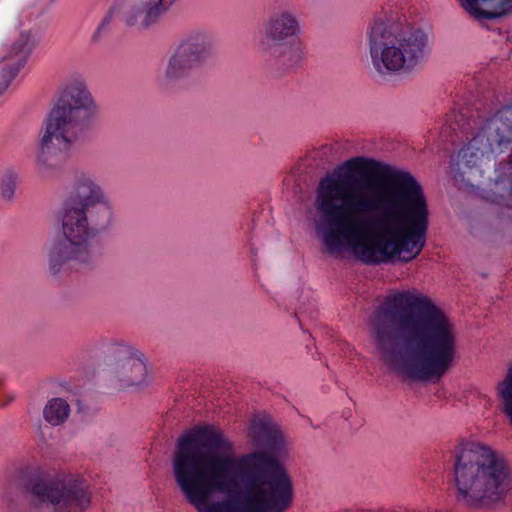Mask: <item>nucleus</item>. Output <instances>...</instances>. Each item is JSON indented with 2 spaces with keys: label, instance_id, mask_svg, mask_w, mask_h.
<instances>
[{
  "label": "nucleus",
  "instance_id": "21",
  "mask_svg": "<svg viewBox=\"0 0 512 512\" xmlns=\"http://www.w3.org/2000/svg\"><path fill=\"white\" fill-rule=\"evenodd\" d=\"M12 485L26 493L32 491V471L29 466L19 468L12 479Z\"/></svg>",
  "mask_w": 512,
  "mask_h": 512
},
{
  "label": "nucleus",
  "instance_id": "18",
  "mask_svg": "<svg viewBox=\"0 0 512 512\" xmlns=\"http://www.w3.org/2000/svg\"><path fill=\"white\" fill-rule=\"evenodd\" d=\"M71 407L69 403L60 397H55L47 401L43 409L44 420L54 426L63 425L69 418Z\"/></svg>",
  "mask_w": 512,
  "mask_h": 512
},
{
  "label": "nucleus",
  "instance_id": "23",
  "mask_svg": "<svg viewBox=\"0 0 512 512\" xmlns=\"http://www.w3.org/2000/svg\"><path fill=\"white\" fill-rule=\"evenodd\" d=\"M113 11H109L107 15L103 18L101 23L99 24L98 28L95 30V32L92 35V41L98 42L102 36L103 33H105L111 24L113 20Z\"/></svg>",
  "mask_w": 512,
  "mask_h": 512
},
{
  "label": "nucleus",
  "instance_id": "13",
  "mask_svg": "<svg viewBox=\"0 0 512 512\" xmlns=\"http://www.w3.org/2000/svg\"><path fill=\"white\" fill-rule=\"evenodd\" d=\"M176 0H132L123 12V22L130 27L147 29L156 24Z\"/></svg>",
  "mask_w": 512,
  "mask_h": 512
},
{
  "label": "nucleus",
  "instance_id": "24",
  "mask_svg": "<svg viewBox=\"0 0 512 512\" xmlns=\"http://www.w3.org/2000/svg\"><path fill=\"white\" fill-rule=\"evenodd\" d=\"M501 182H507L510 193H512V153L509 155L508 162L503 167V172L500 176Z\"/></svg>",
  "mask_w": 512,
  "mask_h": 512
},
{
  "label": "nucleus",
  "instance_id": "12",
  "mask_svg": "<svg viewBox=\"0 0 512 512\" xmlns=\"http://www.w3.org/2000/svg\"><path fill=\"white\" fill-rule=\"evenodd\" d=\"M32 51L30 29L22 30L20 39L0 47V97L8 90Z\"/></svg>",
  "mask_w": 512,
  "mask_h": 512
},
{
  "label": "nucleus",
  "instance_id": "20",
  "mask_svg": "<svg viewBox=\"0 0 512 512\" xmlns=\"http://www.w3.org/2000/svg\"><path fill=\"white\" fill-rule=\"evenodd\" d=\"M18 183V175L7 171L0 176V198L5 201L13 199Z\"/></svg>",
  "mask_w": 512,
  "mask_h": 512
},
{
  "label": "nucleus",
  "instance_id": "10",
  "mask_svg": "<svg viewBox=\"0 0 512 512\" xmlns=\"http://www.w3.org/2000/svg\"><path fill=\"white\" fill-rule=\"evenodd\" d=\"M108 353L116 361V377L122 386L141 385L148 376L144 355L127 344L114 343L108 347Z\"/></svg>",
  "mask_w": 512,
  "mask_h": 512
},
{
  "label": "nucleus",
  "instance_id": "14",
  "mask_svg": "<svg viewBox=\"0 0 512 512\" xmlns=\"http://www.w3.org/2000/svg\"><path fill=\"white\" fill-rule=\"evenodd\" d=\"M264 36L260 42L261 50L265 45H280L289 40L296 39L300 33V25L295 14L290 10H283L272 14L264 23Z\"/></svg>",
  "mask_w": 512,
  "mask_h": 512
},
{
  "label": "nucleus",
  "instance_id": "9",
  "mask_svg": "<svg viewBox=\"0 0 512 512\" xmlns=\"http://www.w3.org/2000/svg\"><path fill=\"white\" fill-rule=\"evenodd\" d=\"M214 38L204 32H195L185 37L170 55L163 72V81L170 83L186 77L192 70L212 57Z\"/></svg>",
  "mask_w": 512,
  "mask_h": 512
},
{
  "label": "nucleus",
  "instance_id": "27",
  "mask_svg": "<svg viewBox=\"0 0 512 512\" xmlns=\"http://www.w3.org/2000/svg\"><path fill=\"white\" fill-rule=\"evenodd\" d=\"M496 133H499V130H496ZM499 137V134H497L494 138H498Z\"/></svg>",
  "mask_w": 512,
  "mask_h": 512
},
{
  "label": "nucleus",
  "instance_id": "17",
  "mask_svg": "<svg viewBox=\"0 0 512 512\" xmlns=\"http://www.w3.org/2000/svg\"><path fill=\"white\" fill-rule=\"evenodd\" d=\"M461 7L473 18L494 19L512 9V0H458Z\"/></svg>",
  "mask_w": 512,
  "mask_h": 512
},
{
  "label": "nucleus",
  "instance_id": "7",
  "mask_svg": "<svg viewBox=\"0 0 512 512\" xmlns=\"http://www.w3.org/2000/svg\"><path fill=\"white\" fill-rule=\"evenodd\" d=\"M102 111L85 80L71 76L57 87L47 114V128H84L98 125Z\"/></svg>",
  "mask_w": 512,
  "mask_h": 512
},
{
  "label": "nucleus",
  "instance_id": "28",
  "mask_svg": "<svg viewBox=\"0 0 512 512\" xmlns=\"http://www.w3.org/2000/svg\"><path fill=\"white\" fill-rule=\"evenodd\" d=\"M56 0H48L49 3H54Z\"/></svg>",
  "mask_w": 512,
  "mask_h": 512
},
{
  "label": "nucleus",
  "instance_id": "6",
  "mask_svg": "<svg viewBox=\"0 0 512 512\" xmlns=\"http://www.w3.org/2000/svg\"><path fill=\"white\" fill-rule=\"evenodd\" d=\"M371 63L380 74L408 73L429 53L424 32L392 21L376 20L368 33Z\"/></svg>",
  "mask_w": 512,
  "mask_h": 512
},
{
  "label": "nucleus",
  "instance_id": "25",
  "mask_svg": "<svg viewBox=\"0 0 512 512\" xmlns=\"http://www.w3.org/2000/svg\"><path fill=\"white\" fill-rule=\"evenodd\" d=\"M449 121L447 123V125L452 128L453 125H458V126H464L465 123H464V119H463V116H460L459 118L456 117V116H453L452 118V115L449 116Z\"/></svg>",
  "mask_w": 512,
  "mask_h": 512
},
{
  "label": "nucleus",
  "instance_id": "1",
  "mask_svg": "<svg viewBox=\"0 0 512 512\" xmlns=\"http://www.w3.org/2000/svg\"><path fill=\"white\" fill-rule=\"evenodd\" d=\"M314 228L330 254L350 250L366 265L407 263L426 244L429 210L421 184L409 172L354 157L318 183Z\"/></svg>",
  "mask_w": 512,
  "mask_h": 512
},
{
  "label": "nucleus",
  "instance_id": "11",
  "mask_svg": "<svg viewBox=\"0 0 512 512\" xmlns=\"http://www.w3.org/2000/svg\"><path fill=\"white\" fill-rule=\"evenodd\" d=\"M77 130H45L40 141L38 161L46 169H57L65 161L69 150L82 142Z\"/></svg>",
  "mask_w": 512,
  "mask_h": 512
},
{
  "label": "nucleus",
  "instance_id": "22",
  "mask_svg": "<svg viewBox=\"0 0 512 512\" xmlns=\"http://www.w3.org/2000/svg\"><path fill=\"white\" fill-rule=\"evenodd\" d=\"M486 121L489 125L510 126L512 125V105L504 106L498 109L493 115L489 116Z\"/></svg>",
  "mask_w": 512,
  "mask_h": 512
},
{
  "label": "nucleus",
  "instance_id": "26",
  "mask_svg": "<svg viewBox=\"0 0 512 512\" xmlns=\"http://www.w3.org/2000/svg\"><path fill=\"white\" fill-rule=\"evenodd\" d=\"M495 140H497V149H499V152H502L501 146L504 144L503 139L498 140V138H496Z\"/></svg>",
  "mask_w": 512,
  "mask_h": 512
},
{
  "label": "nucleus",
  "instance_id": "2",
  "mask_svg": "<svg viewBox=\"0 0 512 512\" xmlns=\"http://www.w3.org/2000/svg\"><path fill=\"white\" fill-rule=\"evenodd\" d=\"M251 439L261 450L234 457V446L221 430L195 428L178 441L172 458L175 483L198 512H285L294 486L280 458V430L255 420Z\"/></svg>",
  "mask_w": 512,
  "mask_h": 512
},
{
  "label": "nucleus",
  "instance_id": "3",
  "mask_svg": "<svg viewBox=\"0 0 512 512\" xmlns=\"http://www.w3.org/2000/svg\"><path fill=\"white\" fill-rule=\"evenodd\" d=\"M371 332L380 359L412 380H440L460 358L455 323L422 293L392 295L375 312Z\"/></svg>",
  "mask_w": 512,
  "mask_h": 512
},
{
  "label": "nucleus",
  "instance_id": "15",
  "mask_svg": "<svg viewBox=\"0 0 512 512\" xmlns=\"http://www.w3.org/2000/svg\"><path fill=\"white\" fill-rule=\"evenodd\" d=\"M264 53L286 70L300 67L306 55L305 46L298 38L280 45H265Z\"/></svg>",
  "mask_w": 512,
  "mask_h": 512
},
{
  "label": "nucleus",
  "instance_id": "5",
  "mask_svg": "<svg viewBox=\"0 0 512 512\" xmlns=\"http://www.w3.org/2000/svg\"><path fill=\"white\" fill-rule=\"evenodd\" d=\"M453 477L456 499L475 508L502 501L511 485L510 468L503 454L476 441L455 447Z\"/></svg>",
  "mask_w": 512,
  "mask_h": 512
},
{
  "label": "nucleus",
  "instance_id": "8",
  "mask_svg": "<svg viewBox=\"0 0 512 512\" xmlns=\"http://www.w3.org/2000/svg\"><path fill=\"white\" fill-rule=\"evenodd\" d=\"M40 501L49 512H83L91 502L85 481L72 476L34 475V501Z\"/></svg>",
  "mask_w": 512,
  "mask_h": 512
},
{
  "label": "nucleus",
  "instance_id": "16",
  "mask_svg": "<svg viewBox=\"0 0 512 512\" xmlns=\"http://www.w3.org/2000/svg\"><path fill=\"white\" fill-rule=\"evenodd\" d=\"M496 151L497 149L490 142V138L481 130L460 149L458 153L460 169L462 167L472 169L478 165L483 157H489Z\"/></svg>",
  "mask_w": 512,
  "mask_h": 512
},
{
  "label": "nucleus",
  "instance_id": "4",
  "mask_svg": "<svg viewBox=\"0 0 512 512\" xmlns=\"http://www.w3.org/2000/svg\"><path fill=\"white\" fill-rule=\"evenodd\" d=\"M112 220V207L101 185L89 173L75 172L61 216V235L49 253L53 274L88 268L96 262L91 240Z\"/></svg>",
  "mask_w": 512,
  "mask_h": 512
},
{
  "label": "nucleus",
  "instance_id": "19",
  "mask_svg": "<svg viewBox=\"0 0 512 512\" xmlns=\"http://www.w3.org/2000/svg\"><path fill=\"white\" fill-rule=\"evenodd\" d=\"M496 392L501 411L512 425V364L508 367L503 380L497 384Z\"/></svg>",
  "mask_w": 512,
  "mask_h": 512
}]
</instances>
